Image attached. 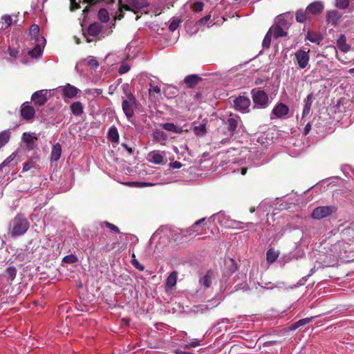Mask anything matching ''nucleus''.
<instances>
[{
    "label": "nucleus",
    "mask_w": 354,
    "mask_h": 354,
    "mask_svg": "<svg viewBox=\"0 0 354 354\" xmlns=\"http://www.w3.org/2000/svg\"><path fill=\"white\" fill-rule=\"evenodd\" d=\"M310 19L309 13L307 12V9L298 10L296 12V20L299 23H304L307 19Z\"/></svg>",
    "instance_id": "5701e85b"
},
{
    "label": "nucleus",
    "mask_w": 354,
    "mask_h": 354,
    "mask_svg": "<svg viewBox=\"0 0 354 354\" xmlns=\"http://www.w3.org/2000/svg\"><path fill=\"white\" fill-rule=\"evenodd\" d=\"M130 65L126 62H122L121 66L119 68L118 73L121 75L127 73L130 69Z\"/></svg>",
    "instance_id": "e433bc0d"
},
{
    "label": "nucleus",
    "mask_w": 354,
    "mask_h": 354,
    "mask_svg": "<svg viewBox=\"0 0 354 354\" xmlns=\"http://www.w3.org/2000/svg\"><path fill=\"white\" fill-rule=\"evenodd\" d=\"M210 18H211V15H206L205 17L201 18L199 20V23L201 24H205L208 20L210 19Z\"/></svg>",
    "instance_id": "4d7b16f0"
},
{
    "label": "nucleus",
    "mask_w": 354,
    "mask_h": 354,
    "mask_svg": "<svg viewBox=\"0 0 354 354\" xmlns=\"http://www.w3.org/2000/svg\"><path fill=\"white\" fill-rule=\"evenodd\" d=\"M335 6L340 9H344L348 6V0H336Z\"/></svg>",
    "instance_id": "a19ab883"
},
{
    "label": "nucleus",
    "mask_w": 354,
    "mask_h": 354,
    "mask_svg": "<svg viewBox=\"0 0 354 354\" xmlns=\"http://www.w3.org/2000/svg\"><path fill=\"white\" fill-rule=\"evenodd\" d=\"M6 273L10 279L13 280L16 276L17 270L15 268L10 267L6 269Z\"/></svg>",
    "instance_id": "58836bf2"
},
{
    "label": "nucleus",
    "mask_w": 354,
    "mask_h": 354,
    "mask_svg": "<svg viewBox=\"0 0 354 354\" xmlns=\"http://www.w3.org/2000/svg\"><path fill=\"white\" fill-rule=\"evenodd\" d=\"M199 345V342L197 339H194V341H192L191 343H189V344H187L185 346L187 348H189V347H196Z\"/></svg>",
    "instance_id": "6e6d98bb"
},
{
    "label": "nucleus",
    "mask_w": 354,
    "mask_h": 354,
    "mask_svg": "<svg viewBox=\"0 0 354 354\" xmlns=\"http://www.w3.org/2000/svg\"><path fill=\"white\" fill-rule=\"evenodd\" d=\"M9 55L11 57H16L18 54V50L16 49H12L11 48H9L8 49Z\"/></svg>",
    "instance_id": "13d9d810"
},
{
    "label": "nucleus",
    "mask_w": 354,
    "mask_h": 354,
    "mask_svg": "<svg viewBox=\"0 0 354 354\" xmlns=\"http://www.w3.org/2000/svg\"><path fill=\"white\" fill-rule=\"evenodd\" d=\"M35 111L32 106L28 105L27 103H24L21 106V116L26 120L32 118L35 115Z\"/></svg>",
    "instance_id": "dca6fc26"
},
{
    "label": "nucleus",
    "mask_w": 354,
    "mask_h": 354,
    "mask_svg": "<svg viewBox=\"0 0 354 354\" xmlns=\"http://www.w3.org/2000/svg\"><path fill=\"white\" fill-rule=\"evenodd\" d=\"M71 1V10H73L75 9L80 8V3L81 2L88 3L90 4L89 6H86L83 12L86 13L89 11V8L94 3L95 0H70Z\"/></svg>",
    "instance_id": "f3484780"
},
{
    "label": "nucleus",
    "mask_w": 354,
    "mask_h": 354,
    "mask_svg": "<svg viewBox=\"0 0 354 354\" xmlns=\"http://www.w3.org/2000/svg\"><path fill=\"white\" fill-rule=\"evenodd\" d=\"M295 55L299 68H305L308 66L310 60L308 51L298 50Z\"/></svg>",
    "instance_id": "9d476101"
},
{
    "label": "nucleus",
    "mask_w": 354,
    "mask_h": 354,
    "mask_svg": "<svg viewBox=\"0 0 354 354\" xmlns=\"http://www.w3.org/2000/svg\"><path fill=\"white\" fill-rule=\"evenodd\" d=\"M199 80L200 77H198L197 75H192L185 78V83L189 87H193Z\"/></svg>",
    "instance_id": "7c9ffc66"
},
{
    "label": "nucleus",
    "mask_w": 354,
    "mask_h": 354,
    "mask_svg": "<svg viewBox=\"0 0 354 354\" xmlns=\"http://www.w3.org/2000/svg\"><path fill=\"white\" fill-rule=\"evenodd\" d=\"M179 26V21L176 20H174L171 24H169V28L171 31L174 32L177 29V28Z\"/></svg>",
    "instance_id": "09e8293b"
},
{
    "label": "nucleus",
    "mask_w": 354,
    "mask_h": 354,
    "mask_svg": "<svg viewBox=\"0 0 354 354\" xmlns=\"http://www.w3.org/2000/svg\"><path fill=\"white\" fill-rule=\"evenodd\" d=\"M131 263L132 265L136 268L138 269V270L140 271H143L144 269H145V267L144 266H142V264H140L139 263V261L135 259V255L133 254V259L131 260Z\"/></svg>",
    "instance_id": "79ce46f5"
},
{
    "label": "nucleus",
    "mask_w": 354,
    "mask_h": 354,
    "mask_svg": "<svg viewBox=\"0 0 354 354\" xmlns=\"http://www.w3.org/2000/svg\"><path fill=\"white\" fill-rule=\"evenodd\" d=\"M313 101V93H310L307 95V97L304 99V105L311 106Z\"/></svg>",
    "instance_id": "c03bdc74"
},
{
    "label": "nucleus",
    "mask_w": 354,
    "mask_h": 354,
    "mask_svg": "<svg viewBox=\"0 0 354 354\" xmlns=\"http://www.w3.org/2000/svg\"><path fill=\"white\" fill-rule=\"evenodd\" d=\"M23 140L26 143L27 148L32 149L35 146V138L31 133H24L22 136Z\"/></svg>",
    "instance_id": "4be33fe9"
},
{
    "label": "nucleus",
    "mask_w": 354,
    "mask_h": 354,
    "mask_svg": "<svg viewBox=\"0 0 354 354\" xmlns=\"http://www.w3.org/2000/svg\"><path fill=\"white\" fill-rule=\"evenodd\" d=\"M340 17V15L336 10L329 11L326 15L327 21L331 22L332 24H336Z\"/></svg>",
    "instance_id": "cd10ccee"
},
{
    "label": "nucleus",
    "mask_w": 354,
    "mask_h": 354,
    "mask_svg": "<svg viewBox=\"0 0 354 354\" xmlns=\"http://www.w3.org/2000/svg\"><path fill=\"white\" fill-rule=\"evenodd\" d=\"M178 272L176 271L172 272L167 279L166 286L167 288H172L176 284Z\"/></svg>",
    "instance_id": "bb28decb"
},
{
    "label": "nucleus",
    "mask_w": 354,
    "mask_h": 354,
    "mask_svg": "<svg viewBox=\"0 0 354 354\" xmlns=\"http://www.w3.org/2000/svg\"><path fill=\"white\" fill-rule=\"evenodd\" d=\"M205 221V218H202V219H200V220L196 221L195 223H194V226H197V225H200L201 223H202Z\"/></svg>",
    "instance_id": "680f3d73"
},
{
    "label": "nucleus",
    "mask_w": 354,
    "mask_h": 354,
    "mask_svg": "<svg viewBox=\"0 0 354 354\" xmlns=\"http://www.w3.org/2000/svg\"><path fill=\"white\" fill-rule=\"evenodd\" d=\"M104 224L109 229L113 230L115 233L120 232V230L116 225H115L109 222H107V221L104 222Z\"/></svg>",
    "instance_id": "49530a36"
},
{
    "label": "nucleus",
    "mask_w": 354,
    "mask_h": 354,
    "mask_svg": "<svg viewBox=\"0 0 354 354\" xmlns=\"http://www.w3.org/2000/svg\"><path fill=\"white\" fill-rule=\"evenodd\" d=\"M165 156V152L160 151H153L148 154V160L151 162L160 165L162 164Z\"/></svg>",
    "instance_id": "4468645a"
},
{
    "label": "nucleus",
    "mask_w": 354,
    "mask_h": 354,
    "mask_svg": "<svg viewBox=\"0 0 354 354\" xmlns=\"http://www.w3.org/2000/svg\"><path fill=\"white\" fill-rule=\"evenodd\" d=\"M311 129V124L310 122H308L304 128V134L307 135Z\"/></svg>",
    "instance_id": "bf43d9fd"
},
{
    "label": "nucleus",
    "mask_w": 354,
    "mask_h": 354,
    "mask_svg": "<svg viewBox=\"0 0 354 354\" xmlns=\"http://www.w3.org/2000/svg\"><path fill=\"white\" fill-rule=\"evenodd\" d=\"M286 17L283 15H279L277 19V24L270 28L272 35L277 38L280 37L286 36L287 33L286 29L288 28L289 23L286 20Z\"/></svg>",
    "instance_id": "39448f33"
},
{
    "label": "nucleus",
    "mask_w": 354,
    "mask_h": 354,
    "mask_svg": "<svg viewBox=\"0 0 354 354\" xmlns=\"http://www.w3.org/2000/svg\"><path fill=\"white\" fill-rule=\"evenodd\" d=\"M109 139L113 142H118L119 141V133L118 129L115 127H111L108 132Z\"/></svg>",
    "instance_id": "a878e982"
},
{
    "label": "nucleus",
    "mask_w": 354,
    "mask_h": 354,
    "mask_svg": "<svg viewBox=\"0 0 354 354\" xmlns=\"http://www.w3.org/2000/svg\"><path fill=\"white\" fill-rule=\"evenodd\" d=\"M62 91L63 92V96L70 99L75 97L77 94L80 93L79 88L70 84H66L62 86Z\"/></svg>",
    "instance_id": "f8f14e48"
},
{
    "label": "nucleus",
    "mask_w": 354,
    "mask_h": 354,
    "mask_svg": "<svg viewBox=\"0 0 354 354\" xmlns=\"http://www.w3.org/2000/svg\"><path fill=\"white\" fill-rule=\"evenodd\" d=\"M289 112V108L287 105L283 103H279L272 109L271 118H273L272 115L275 118H281L286 115Z\"/></svg>",
    "instance_id": "ddd939ff"
},
{
    "label": "nucleus",
    "mask_w": 354,
    "mask_h": 354,
    "mask_svg": "<svg viewBox=\"0 0 354 354\" xmlns=\"http://www.w3.org/2000/svg\"><path fill=\"white\" fill-rule=\"evenodd\" d=\"M162 128L168 131H171L176 133H181L183 132V129L180 127L176 126L173 123H165L162 124Z\"/></svg>",
    "instance_id": "b1692460"
},
{
    "label": "nucleus",
    "mask_w": 354,
    "mask_h": 354,
    "mask_svg": "<svg viewBox=\"0 0 354 354\" xmlns=\"http://www.w3.org/2000/svg\"><path fill=\"white\" fill-rule=\"evenodd\" d=\"M29 222L22 214H17L9 224L8 234L12 237L24 235L29 228Z\"/></svg>",
    "instance_id": "f03ea898"
},
{
    "label": "nucleus",
    "mask_w": 354,
    "mask_h": 354,
    "mask_svg": "<svg viewBox=\"0 0 354 354\" xmlns=\"http://www.w3.org/2000/svg\"><path fill=\"white\" fill-rule=\"evenodd\" d=\"M33 167V162H27L24 163L23 166V171H26L30 170L31 168Z\"/></svg>",
    "instance_id": "3c124183"
},
{
    "label": "nucleus",
    "mask_w": 354,
    "mask_h": 354,
    "mask_svg": "<svg viewBox=\"0 0 354 354\" xmlns=\"http://www.w3.org/2000/svg\"><path fill=\"white\" fill-rule=\"evenodd\" d=\"M310 109H311V106L304 105L303 112H302L301 119H303L304 118H305L306 115H308L309 114V113L310 111Z\"/></svg>",
    "instance_id": "603ef678"
},
{
    "label": "nucleus",
    "mask_w": 354,
    "mask_h": 354,
    "mask_svg": "<svg viewBox=\"0 0 354 354\" xmlns=\"http://www.w3.org/2000/svg\"><path fill=\"white\" fill-rule=\"evenodd\" d=\"M109 14L108 12V11L104 9V8H101L100 9V10L98 11V19L102 21V22H107L109 20Z\"/></svg>",
    "instance_id": "72a5a7b5"
},
{
    "label": "nucleus",
    "mask_w": 354,
    "mask_h": 354,
    "mask_svg": "<svg viewBox=\"0 0 354 354\" xmlns=\"http://www.w3.org/2000/svg\"><path fill=\"white\" fill-rule=\"evenodd\" d=\"M169 166L174 169H179L182 167V164L180 162L175 161V162H171L169 164Z\"/></svg>",
    "instance_id": "864d4df0"
},
{
    "label": "nucleus",
    "mask_w": 354,
    "mask_h": 354,
    "mask_svg": "<svg viewBox=\"0 0 354 354\" xmlns=\"http://www.w3.org/2000/svg\"><path fill=\"white\" fill-rule=\"evenodd\" d=\"M148 6L147 0H125L124 3L122 4V0H119V14L115 17V19H121L123 17L122 12L124 10H141Z\"/></svg>",
    "instance_id": "7ed1b4c3"
},
{
    "label": "nucleus",
    "mask_w": 354,
    "mask_h": 354,
    "mask_svg": "<svg viewBox=\"0 0 354 354\" xmlns=\"http://www.w3.org/2000/svg\"><path fill=\"white\" fill-rule=\"evenodd\" d=\"M28 37L30 46H32V48H30L28 53L31 57L37 58L41 54L45 45V39L39 35L38 25L33 24L30 26Z\"/></svg>",
    "instance_id": "f257e3e1"
},
{
    "label": "nucleus",
    "mask_w": 354,
    "mask_h": 354,
    "mask_svg": "<svg viewBox=\"0 0 354 354\" xmlns=\"http://www.w3.org/2000/svg\"><path fill=\"white\" fill-rule=\"evenodd\" d=\"M212 301L213 302V304L210 306L206 305L205 309L213 308L214 307L216 306L218 304L216 300H212ZM203 307H205V306H203Z\"/></svg>",
    "instance_id": "052dcab7"
},
{
    "label": "nucleus",
    "mask_w": 354,
    "mask_h": 354,
    "mask_svg": "<svg viewBox=\"0 0 354 354\" xmlns=\"http://www.w3.org/2000/svg\"><path fill=\"white\" fill-rule=\"evenodd\" d=\"M203 3L200 1L194 2L193 4L190 6L192 10L194 12H201L203 9Z\"/></svg>",
    "instance_id": "4c0bfd02"
},
{
    "label": "nucleus",
    "mask_w": 354,
    "mask_h": 354,
    "mask_svg": "<svg viewBox=\"0 0 354 354\" xmlns=\"http://www.w3.org/2000/svg\"><path fill=\"white\" fill-rule=\"evenodd\" d=\"M337 46L344 53H347L351 48L350 46L346 44V39L344 35H341L337 39Z\"/></svg>",
    "instance_id": "a211bd4d"
},
{
    "label": "nucleus",
    "mask_w": 354,
    "mask_h": 354,
    "mask_svg": "<svg viewBox=\"0 0 354 354\" xmlns=\"http://www.w3.org/2000/svg\"><path fill=\"white\" fill-rule=\"evenodd\" d=\"M149 93L150 95H152L153 93L159 94L160 93V88L158 86H151V88L149 89Z\"/></svg>",
    "instance_id": "8fccbe9b"
},
{
    "label": "nucleus",
    "mask_w": 354,
    "mask_h": 354,
    "mask_svg": "<svg viewBox=\"0 0 354 354\" xmlns=\"http://www.w3.org/2000/svg\"><path fill=\"white\" fill-rule=\"evenodd\" d=\"M247 172V168L246 167H241V173L242 175H245Z\"/></svg>",
    "instance_id": "e2e57ef3"
},
{
    "label": "nucleus",
    "mask_w": 354,
    "mask_h": 354,
    "mask_svg": "<svg viewBox=\"0 0 354 354\" xmlns=\"http://www.w3.org/2000/svg\"><path fill=\"white\" fill-rule=\"evenodd\" d=\"M317 316L299 319L290 326L291 330H295L300 326H304L312 322Z\"/></svg>",
    "instance_id": "393cba45"
},
{
    "label": "nucleus",
    "mask_w": 354,
    "mask_h": 354,
    "mask_svg": "<svg viewBox=\"0 0 354 354\" xmlns=\"http://www.w3.org/2000/svg\"><path fill=\"white\" fill-rule=\"evenodd\" d=\"M306 39L313 43H319L321 41V37L319 35H313L308 32L306 35Z\"/></svg>",
    "instance_id": "ea45409f"
},
{
    "label": "nucleus",
    "mask_w": 354,
    "mask_h": 354,
    "mask_svg": "<svg viewBox=\"0 0 354 354\" xmlns=\"http://www.w3.org/2000/svg\"><path fill=\"white\" fill-rule=\"evenodd\" d=\"M1 19L4 21L6 24L5 28H8L12 24V19L10 15H3Z\"/></svg>",
    "instance_id": "a18cd8bd"
},
{
    "label": "nucleus",
    "mask_w": 354,
    "mask_h": 354,
    "mask_svg": "<svg viewBox=\"0 0 354 354\" xmlns=\"http://www.w3.org/2000/svg\"><path fill=\"white\" fill-rule=\"evenodd\" d=\"M138 102L131 93H126V98H122V107L124 113L129 120L133 116Z\"/></svg>",
    "instance_id": "20e7f679"
},
{
    "label": "nucleus",
    "mask_w": 354,
    "mask_h": 354,
    "mask_svg": "<svg viewBox=\"0 0 354 354\" xmlns=\"http://www.w3.org/2000/svg\"><path fill=\"white\" fill-rule=\"evenodd\" d=\"M279 257V252L274 249H270L266 254V259L268 263H274Z\"/></svg>",
    "instance_id": "c85d7f7f"
},
{
    "label": "nucleus",
    "mask_w": 354,
    "mask_h": 354,
    "mask_svg": "<svg viewBox=\"0 0 354 354\" xmlns=\"http://www.w3.org/2000/svg\"><path fill=\"white\" fill-rule=\"evenodd\" d=\"M74 38L75 39L76 44H79L80 43V39L76 37H75Z\"/></svg>",
    "instance_id": "69168bd1"
},
{
    "label": "nucleus",
    "mask_w": 354,
    "mask_h": 354,
    "mask_svg": "<svg viewBox=\"0 0 354 354\" xmlns=\"http://www.w3.org/2000/svg\"><path fill=\"white\" fill-rule=\"evenodd\" d=\"M212 272L208 271L206 274L200 279V283L201 285L204 286L205 288H209L212 283Z\"/></svg>",
    "instance_id": "c756f323"
},
{
    "label": "nucleus",
    "mask_w": 354,
    "mask_h": 354,
    "mask_svg": "<svg viewBox=\"0 0 354 354\" xmlns=\"http://www.w3.org/2000/svg\"><path fill=\"white\" fill-rule=\"evenodd\" d=\"M62 154V147L60 144L57 143L53 145L50 154L51 160L57 161L59 159Z\"/></svg>",
    "instance_id": "aec40b11"
},
{
    "label": "nucleus",
    "mask_w": 354,
    "mask_h": 354,
    "mask_svg": "<svg viewBox=\"0 0 354 354\" xmlns=\"http://www.w3.org/2000/svg\"><path fill=\"white\" fill-rule=\"evenodd\" d=\"M64 261L66 263H73L77 261V257L74 255H68L64 258Z\"/></svg>",
    "instance_id": "de8ad7c7"
},
{
    "label": "nucleus",
    "mask_w": 354,
    "mask_h": 354,
    "mask_svg": "<svg viewBox=\"0 0 354 354\" xmlns=\"http://www.w3.org/2000/svg\"><path fill=\"white\" fill-rule=\"evenodd\" d=\"M15 158V155L14 153H12V155H10L9 157H8L2 163V165H8V163H10L11 161H12L14 160V158Z\"/></svg>",
    "instance_id": "5fc2aeb1"
},
{
    "label": "nucleus",
    "mask_w": 354,
    "mask_h": 354,
    "mask_svg": "<svg viewBox=\"0 0 354 354\" xmlns=\"http://www.w3.org/2000/svg\"><path fill=\"white\" fill-rule=\"evenodd\" d=\"M180 353V354H193V353H191L187 352V351H181Z\"/></svg>",
    "instance_id": "338daca9"
},
{
    "label": "nucleus",
    "mask_w": 354,
    "mask_h": 354,
    "mask_svg": "<svg viewBox=\"0 0 354 354\" xmlns=\"http://www.w3.org/2000/svg\"><path fill=\"white\" fill-rule=\"evenodd\" d=\"M336 208L334 206H319L316 207L312 212V217L314 219H322L330 216L335 212Z\"/></svg>",
    "instance_id": "6e6552de"
},
{
    "label": "nucleus",
    "mask_w": 354,
    "mask_h": 354,
    "mask_svg": "<svg viewBox=\"0 0 354 354\" xmlns=\"http://www.w3.org/2000/svg\"><path fill=\"white\" fill-rule=\"evenodd\" d=\"M10 133L9 131H4L0 133V148L3 147L9 141Z\"/></svg>",
    "instance_id": "2f4dec72"
},
{
    "label": "nucleus",
    "mask_w": 354,
    "mask_h": 354,
    "mask_svg": "<svg viewBox=\"0 0 354 354\" xmlns=\"http://www.w3.org/2000/svg\"><path fill=\"white\" fill-rule=\"evenodd\" d=\"M348 73L351 74L354 73V68L349 69Z\"/></svg>",
    "instance_id": "774afa93"
},
{
    "label": "nucleus",
    "mask_w": 354,
    "mask_h": 354,
    "mask_svg": "<svg viewBox=\"0 0 354 354\" xmlns=\"http://www.w3.org/2000/svg\"><path fill=\"white\" fill-rule=\"evenodd\" d=\"M272 33L271 31H269L266 33L263 41H262V46L264 48H269L270 46L271 42V37H272Z\"/></svg>",
    "instance_id": "c9c22d12"
},
{
    "label": "nucleus",
    "mask_w": 354,
    "mask_h": 354,
    "mask_svg": "<svg viewBox=\"0 0 354 354\" xmlns=\"http://www.w3.org/2000/svg\"><path fill=\"white\" fill-rule=\"evenodd\" d=\"M87 64L93 68H97L99 66L97 60L93 57H89L86 59Z\"/></svg>",
    "instance_id": "37998d69"
},
{
    "label": "nucleus",
    "mask_w": 354,
    "mask_h": 354,
    "mask_svg": "<svg viewBox=\"0 0 354 354\" xmlns=\"http://www.w3.org/2000/svg\"><path fill=\"white\" fill-rule=\"evenodd\" d=\"M194 133L198 136H203L206 134L205 124H201L198 126H195L193 129Z\"/></svg>",
    "instance_id": "473e14b6"
},
{
    "label": "nucleus",
    "mask_w": 354,
    "mask_h": 354,
    "mask_svg": "<svg viewBox=\"0 0 354 354\" xmlns=\"http://www.w3.org/2000/svg\"><path fill=\"white\" fill-rule=\"evenodd\" d=\"M306 9L309 15H317L322 12L324 10V4L321 1H314L309 4Z\"/></svg>",
    "instance_id": "2eb2a0df"
},
{
    "label": "nucleus",
    "mask_w": 354,
    "mask_h": 354,
    "mask_svg": "<svg viewBox=\"0 0 354 354\" xmlns=\"http://www.w3.org/2000/svg\"><path fill=\"white\" fill-rule=\"evenodd\" d=\"M47 93V90H40L36 91L32 94L31 99L35 104L41 106L44 104L48 100Z\"/></svg>",
    "instance_id": "9b49d317"
},
{
    "label": "nucleus",
    "mask_w": 354,
    "mask_h": 354,
    "mask_svg": "<svg viewBox=\"0 0 354 354\" xmlns=\"http://www.w3.org/2000/svg\"><path fill=\"white\" fill-rule=\"evenodd\" d=\"M212 218H213L214 221H217L221 225H225L227 227L234 229L243 228V223L241 222L235 220L228 219L223 214L219 213L218 214H214Z\"/></svg>",
    "instance_id": "423d86ee"
},
{
    "label": "nucleus",
    "mask_w": 354,
    "mask_h": 354,
    "mask_svg": "<svg viewBox=\"0 0 354 354\" xmlns=\"http://www.w3.org/2000/svg\"><path fill=\"white\" fill-rule=\"evenodd\" d=\"M275 343V342H267L266 343H264V345L265 346H269V345H271L272 344Z\"/></svg>",
    "instance_id": "0e129e2a"
},
{
    "label": "nucleus",
    "mask_w": 354,
    "mask_h": 354,
    "mask_svg": "<svg viewBox=\"0 0 354 354\" xmlns=\"http://www.w3.org/2000/svg\"><path fill=\"white\" fill-rule=\"evenodd\" d=\"M70 108H71V112L75 116H80L83 113V110H84L83 105L79 101L72 103Z\"/></svg>",
    "instance_id": "6ab92c4d"
},
{
    "label": "nucleus",
    "mask_w": 354,
    "mask_h": 354,
    "mask_svg": "<svg viewBox=\"0 0 354 354\" xmlns=\"http://www.w3.org/2000/svg\"><path fill=\"white\" fill-rule=\"evenodd\" d=\"M252 99L255 106L257 108H265L268 104V95L263 91L255 90L252 91Z\"/></svg>",
    "instance_id": "0eeeda50"
},
{
    "label": "nucleus",
    "mask_w": 354,
    "mask_h": 354,
    "mask_svg": "<svg viewBox=\"0 0 354 354\" xmlns=\"http://www.w3.org/2000/svg\"><path fill=\"white\" fill-rule=\"evenodd\" d=\"M250 105V100L245 96H239L234 101V108L241 112H248Z\"/></svg>",
    "instance_id": "1a4fd4ad"
},
{
    "label": "nucleus",
    "mask_w": 354,
    "mask_h": 354,
    "mask_svg": "<svg viewBox=\"0 0 354 354\" xmlns=\"http://www.w3.org/2000/svg\"><path fill=\"white\" fill-rule=\"evenodd\" d=\"M227 124L228 131H230L231 133H233L238 126L237 120L233 118H230L227 120Z\"/></svg>",
    "instance_id": "f704fd0d"
},
{
    "label": "nucleus",
    "mask_w": 354,
    "mask_h": 354,
    "mask_svg": "<svg viewBox=\"0 0 354 354\" xmlns=\"http://www.w3.org/2000/svg\"><path fill=\"white\" fill-rule=\"evenodd\" d=\"M102 26L98 23H93L88 28V34L89 36L95 37L100 33Z\"/></svg>",
    "instance_id": "412c9836"
}]
</instances>
